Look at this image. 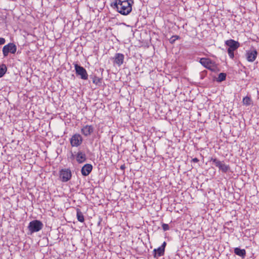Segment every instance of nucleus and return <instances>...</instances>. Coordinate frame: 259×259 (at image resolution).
<instances>
[{
  "instance_id": "nucleus-1",
  "label": "nucleus",
  "mask_w": 259,
  "mask_h": 259,
  "mask_svg": "<svg viewBox=\"0 0 259 259\" xmlns=\"http://www.w3.org/2000/svg\"><path fill=\"white\" fill-rule=\"evenodd\" d=\"M133 4V0H115L111 6L121 15H127L132 11Z\"/></svg>"
},
{
  "instance_id": "nucleus-2",
  "label": "nucleus",
  "mask_w": 259,
  "mask_h": 259,
  "mask_svg": "<svg viewBox=\"0 0 259 259\" xmlns=\"http://www.w3.org/2000/svg\"><path fill=\"white\" fill-rule=\"evenodd\" d=\"M225 44L228 47L227 52L229 56L231 59H233L234 58V52L240 47L239 42L234 39H230L226 40Z\"/></svg>"
},
{
  "instance_id": "nucleus-3",
  "label": "nucleus",
  "mask_w": 259,
  "mask_h": 259,
  "mask_svg": "<svg viewBox=\"0 0 259 259\" xmlns=\"http://www.w3.org/2000/svg\"><path fill=\"white\" fill-rule=\"evenodd\" d=\"M199 63L212 72H217L219 70L215 63L209 58H202L200 59Z\"/></svg>"
},
{
  "instance_id": "nucleus-4",
  "label": "nucleus",
  "mask_w": 259,
  "mask_h": 259,
  "mask_svg": "<svg viewBox=\"0 0 259 259\" xmlns=\"http://www.w3.org/2000/svg\"><path fill=\"white\" fill-rule=\"evenodd\" d=\"M210 161L212 162L219 169V170L223 173H227L230 170V166L229 165L226 164L224 161H220L217 158L211 157Z\"/></svg>"
},
{
  "instance_id": "nucleus-5",
  "label": "nucleus",
  "mask_w": 259,
  "mask_h": 259,
  "mask_svg": "<svg viewBox=\"0 0 259 259\" xmlns=\"http://www.w3.org/2000/svg\"><path fill=\"white\" fill-rule=\"evenodd\" d=\"M44 225L42 222L39 220H33L31 221L28 226V229L31 234L37 232L41 230L43 228Z\"/></svg>"
},
{
  "instance_id": "nucleus-6",
  "label": "nucleus",
  "mask_w": 259,
  "mask_h": 259,
  "mask_svg": "<svg viewBox=\"0 0 259 259\" xmlns=\"http://www.w3.org/2000/svg\"><path fill=\"white\" fill-rule=\"evenodd\" d=\"M17 51V46L14 43H9L4 46L3 48V54L4 57H7L9 53L15 54Z\"/></svg>"
},
{
  "instance_id": "nucleus-7",
  "label": "nucleus",
  "mask_w": 259,
  "mask_h": 259,
  "mask_svg": "<svg viewBox=\"0 0 259 259\" xmlns=\"http://www.w3.org/2000/svg\"><path fill=\"white\" fill-rule=\"evenodd\" d=\"M59 177L63 182H67L70 180L72 177L71 171L70 169H62L59 172Z\"/></svg>"
},
{
  "instance_id": "nucleus-8",
  "label": "nucleus",
  "mask_w": 259,
  "mask_h": 259,
  "mask_svg": "<svg viewBox=\"0 0 259 259\" xmlns=\"http://www.w3.org/2000/svg\"><path fill=\"white\" fill-rule=\"evenodd\" d=\"M74 68L76 74L79 75L82 79L86 80L88 78V75L86 70L82 66L77 64H74Z\"/></svg>"
},
{
  "instance_id": "nucleus-9",
  "label": "nucleus",
  "mask_w": 259,
  "mask_h": 259,
  "mask_svg": "<svg viewBox=\"0 0 259 259\" xmlns=\"http://www.w3.org/2000/svg\"><path fill=\"white\" fill-rule=\"evenodd\" d=\"M71 145L72 147H78L82 142V138L80 135L76 134L73 135L70 140Z\"/></svg>"
},
{
  "instance_id": "nucleus-10",
  "label": "nucleus",
  "mask_w": 259,
  "mask_h": 259,
  "mask_svg": "<svg viewBox=\"0 0 259 259\" xmlns=\"http://www.w3.org/2000/svg\"><path fill=\"white\" fill-rule=\"evenodd\" d=\"M257 52L255 49L246 51L245 56L248 62H252L256 58Z\"/></svg>"
},
{
  "instance_id": "nucleus-11",
  "label": "nucleus",
  "mask_w": 259,
  "mask_h": 259,
  "mask_svg": "<svg viewBox=\"0 0 259 259\" xmlns=\"http://www.w3.org/2000/svg\"><path fill=\"white\" fill-rule=\"evenodd\" d=\"M94 131V128L92 125H86L83 126L81 129V133L85 137L90 136Z\"/></svg>"
},
{
  "instance_id": "nucleus-12",
  "label": "nucleus",
  "mask_w": 259,
  "mask_h": 259,
  "mask_svg": "<svg viewBox=\"0 0 259 259\" xmlns=\"http://www.w3.org/2000/svg\"><path fill=\"white\" fill-rule=\"evenodd\" d=\"M93 169V166L91 164H84L81 169V172L82 176H88Z\"/></svg>"
},
{
  "instance_id": "nucleus-13",
  "label": "nucleus",
  "mask_w": 259,
  "mask_h": 259,
  "mask_svg": "<svg viewBox=\"0 0 259 259\" xmlns=\"http://www.w3.org/2000/svg\"><path fill=\"white\" fill-rule=\"evenodd\" d=\"M114 63L117 65L118 66H120L123 63L124 56L123 54L121 53H116L114 56Z\"/></svg>"
},
{
  "instance_id": "nucleus-14",
  "label": "nucleus",
  "mask_w": 259,
  "mask_h": 259,
  "mask_svg": "<svg viewBox=\"0 0 259 259\" xmlns=\"http://www.w3.org/2000/svg\"><path fill=\"white\" fill-rule=\"evenodd\" d=\"M76 160L78 163H83L87 160L85 154L81 151H78L76 155Z\"/></svg>"
},
{
  "instance_id": "nucleus-15",
  "label": "nucleus",
  "mask_w": 259,
  "mask_h": 259,
  "mask_svg": "<svg viewBox=\"0 0 259 259\" xmlns=\"http://www.w3.org/2000/svg\"><path fill=\"white\" fill-rule=\"evenodd\" d=\"M234 253L242 258H244L246 255V251L244 249H241L239 247L234 248Z\"/></svg>"
},
{
  "instance_id": "nucleus-16",
  "label": "nucleus",
  "mask_w": 259,
  "mask_h": 259,
  "mask_svg": "<svg viewBox=\"0 0 259 259\" xmlns=\"http://www.w3.org/2000/svg\"><path fill=\"white\" fill-rule=\"evenodd\" d=\"M164 251L165 250H164L160 247L157 249H154L153 250L154 258H157L158 257L163 255L164 254Z\"/></svg>"
},
{
  "instance_id": "nucleus-17",
  "label": "nucleus",
  "mask_w": 259,
  "mask_h": 259,
  "mask_svg": "<svg viewBox=\"0 0 259 259\" xmlns=\"http://www.w3.org/2000/svg\"><path fill=\"white\" fill-rule=\"evenodd\" d=\"M76 217L77 220L80 222H83L84 221V216L82 212L78 208L76 209Z\"/></svg>"
},
{
  "instance_id": "nucleus-18",
  "label": "nucleus",
  "mask_w": 259,
  "mask_h": 259,
  "mask_svg": "<svg viewBox=\"0 0 259 259\" xmlns=\"http://www.w3.org/2000/svg\"><path fill=\"white\" fill-rule=\"evenodd\" d=\"M242 102L244 105L246 106H249L251 104L252 100L250 97L246 96L245 97L243 98Z\"/></svg>"
},
{
  "instance_id": "nucleus-19",
  "label": "nucleus",
  "mask_w": 259,
  "mask_h": 259,
  "mask_svg": "<svg viewBox=\"0 0 259 259\" xmlns=\"http://www.w3.org/2000/svg\"><path fill=\"white\" fill-rule=\"evenodd\" d=\"M7 68L6 65L2 64L0 65V77H2L6 73Z\"/></svg>"
},
{
  "instance_id": "nucleus-20",
  "label": "nucleus",
  "mask_w": 259,
  "mask_h": 259,
  "mask_svg": "<svg viewBox=\"0 0 259 259\" xmlns=\"http://www.w3.org/2000/svg\"><path fill=\"white\" fill-rule=\"evenodd\" d=\"M226 74L225 73H220L219 74V76L217 79V81L219 82H221L226 79Z\"/></svg>"
},
{
  "instance_id": "nucleus-21",
  "label": "nucleus",
  "mask_w": 259,
  "mask_h": 259,
  "mask_svg": "<svg viewBox=\"0 0 259 259\" xmlns=\"http://www.w3.org/2000/svg\"><path fill=\"white\" fill-rule=\"evenodd\" d=\"M93 79V82L96 85H100L101 83L102 79L96 76H93L91 77Z\"/></svg>"
},
{
  "instance_id": "nucleus-22",
  "label": "nucleus",
  "mask_w": 259,
  "mask_h": 259,
  "mask_svg": "<svg viewBox=\"0 0 259 259\" xmlns=\"http://www.w3.org/2000/svg\"><path fill=\"white\" fill-rule=\"evenodd\" d=\"M162 227L163 230L164 231L168 230L169 229V227L168 225L166 224H163L162 225Z\"/></svg>"
},
{
  "instance_id": "nucleus-23",
  "label": "nucleus",
  "mask_w": 259,
  "mask_h": 259,
  "mask_svg": "<svg viewBox=\"0 0 259 259\" xmlns=\"http://www.w3.org/2000/svg\"><path fill=\"white\" fill-rule=\"evenodd\" d=\"M179 38V36H177V35H174V36H172L171 38H170V42L171 43H174L175 42V41L178 39Z\"/></svg>"
},
{
  "instance_id": "nucleus-24",
  "label": "nucleus",
  "mask_w": 259,
  "mask_h": 259,
  "mask_svg": "<svg viewBox=\"0 0 259 259\" xmlns=\"http://www.w3.org/2000/svg\"><path fill=\"white\" fill-rule=\"evenodd\" d=\"M6 42V39L4 38L0 37V45L5 44Z\"/></svg>"
},
{
  "instance_id": "nucleus-25",
  "label": "nucleus",
  "mask_w": 259,
  "mask_h": 259,
  "mask_svg": "<svg viewBox=\"0 0 259 259\" xmlns=\"http://www.w3.org/2000/svg\"><path fill=\"white\" fill-rule=\"evenodd\" d=\"M166 245V242L164 241V242H163L162 244L160 246V247H161L162 249H163L164 250H165V248Z\"/></svg>"
},
{
  "instance_id": "nucleus-26",
  "label": "nucleus",
  "mask_w": 259,
  "mask_h": 259,
  "mask_svg": "<svg viewBox=\"0 0 259 259\" xmlns=\"http://www.w3.org/2000/svg\"><path fill=\"white\" fill-rule=\"evenodd\" d=\"M192 161L193 162H198L199 161V159L197 158H194L192 159Z\"/></svg>"
},
{
  "instance_id": "nucleus-27",
  "label": "nucleus",
  "mask_w": 259,
  "mask_h": 259,
  "mask_svg": "<svg viewBox=\"0 0 259 259\" xmlns=\"http://www.w3.org/2000/svg\"><path fill=\"white\" fill-rule=\"evenodd\" d=\"M120 168L122 170H124L125 168V165L124 164H122L120 166Z\"/></svg>"
},
{
  "instance_id": "nucleus-28",
  "label": "nucleus",
  "mask_w": 259,
  "mask_h": 259,
  "mask_svg": "<svg viewBox=\"0 0 259 259\" xmlns=\"http://www.w3.org/2000/svg\"><path fill=\"white\" fill-rule=\"evenodd\" d=\"M74 155H73V154L72 153H71V158H74Z\"/></svg>"
}]
</instances>
